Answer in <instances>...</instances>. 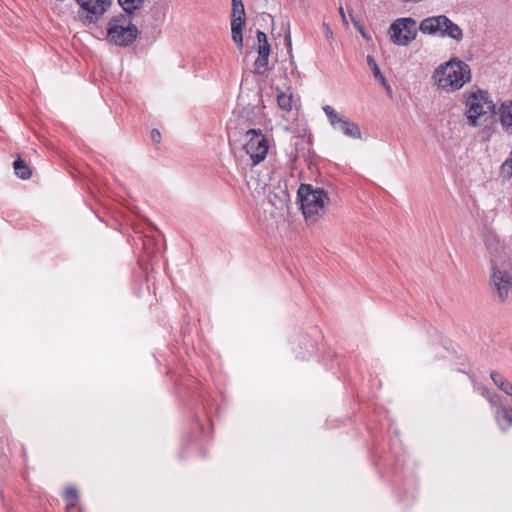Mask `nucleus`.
I'll use <instances>...</instances> for the list:
<instances>
[{"label":"nucleus","mask_w":512,"mask_h":512,"mask_svg":"<svg viewBox=\"0 0 512 512\" xmlns=\"http://www.w3.org/2000/svg\"><path fill=\"white\" fill-rule=\"evenodd\" d=\"M231 19L245 22V8L242 0H232Z\"/></svg>","instance_id":"nucleus-19"},{"label":"nucleus","mask_w":512,"mask_h":512,"mask_svg":"<svg viewBox=\"0 0 512 512\" xmlns=\"http://www.w3.org/2000/svg\"><path fill=\"white\" fill-rule=\"evenodd\" d=\"M258 57L254 61V69L255 72L258 74H263L268 66V59L271 52V46L270 45H257L255 47Z\"/></svg>","instance_id":"nucleus-13"},{"label":"nucleus","mask_w":512,"mask_h":512,"mask_svg":"<svg viewBox=\"0 0 512 512\" xmlns=\"http://www.w3.org/2000/svg\"><path fill=\"white\" fill-rule=\"evenodd\" d=\"M297 196L306 222L315 223L324 216L330 198L323 188L314 187L312 184H301Z\"/></svg>","instance_id":"nucleus-3"},{"label":"nucleus","mask_w":512,"mask_h":512,"mask_svg":"<svg viewBox=\"0 0 512 512\" xmlns=\"http://www.w3.org/2000/svg\"><path fill=\"white\" fill-rule=\"evenodd\" d=\"M256 36H257V42H258L257 45H270L268 42L267 35L264 32H262L261 30H257Z\"/></svg>","instance_id":"nucleus-25"},{"label":"nucleus","mask_w":512,"mask_h":512,"mask_svg":"<svg viewBox=\"0 0 512 512\" xmlns=\"http://www.w3.org/2000/svg\"><path fill=\"white\" fill-rule=\"evenodd\" d=\"M277 103L282 110L290 111L292 108V96L280 92L277 95Z\"/></svg>","instance_id":"nucleus-23"},{"label":"nucleus","mask_w":512,"mask_h":512,"mask_svg":"<svg viewBox=\"0 0 512 512\" xmlns=\"http://www.w3.org/2000/svg\"><path fill=\"white\" fill-rule=\"evenodd\" d=\"M247 143L244 149L249 155L252 164L257 165L262 162L268 153L269 143L261 130L250 129L246 132Z\"/></svg>","instance_id":"nucleus-7"},{"label":"nucleus","mask_w":512,"mask_h":512,"mask_svg":"<svg viewBox=\"0 0 512 512\" xmlns=\"http://www.w3.org/2000/svg\"><path fill=\"white\" fill-rule=\"evenodd\" d=\"M491 280L500 301H506L508 299L509 291L512 292V274L492 265Z\"/></svg>","instance_id":"nucleus-9"},{"label":"nucleus","mask_w":512,"mask_h":512,"mask_svg":"<svg viewBox=\"0 0 512 512\" xmlns=\"http://www.w3.org/2000/svg\"><path fill=\"white\" fill-rule=\"evenodd\" d=\"M244 25L245 22L243 21H238V19H231L232 39L239 48L243 46L242 28Z\"/></svg>","instance_id":"nucleus-15"},{"label":"nucleus","mask_w":512,"mask_h":512,"mask_svg":"<svg viewBox=\"0 0 512 512\" xmlns=\"http://www.w3.org/2000/svg\"><path fill=\"white\" fill-rule=\"evenodd\" d=\"M439 23L444 24V35L443 37H449L456 41H461L463 39V31L462 29L455 24L452 20H450L445 15H438L437 22L435 24L438 26Z\"/></svg>","instance_id":"nucleus-12"},{"label":"nucleus","mask_w":512,"mask_h":512,"mask_svg":"<svg viewBox=\"0 0 512 512\" xmlns=\"http://www.w3.org/2000/svg\"><path fill=\"white\" fill-rule=\"evenodd\" d=\"M498 123L504 134L512 137V100H505L497 107Z\"/></svg>","instance_id":"nucleus-10"},{"label":"nucleus","mask_w":512,"mask_h":512,"mask_svg":"<svg viewBox=\"0 0 512 512\" xmlns=\"http://www.w3.org/2000/svg\"><path fill=\"white\" fill-rule=\"evenodd\" d=\"M151 139L154 143H159L161 140V133L157 129L151 131Z\"/></svg>","instance_id":"nucleus-26"},{"label":"nucleus","mask_w":512,"mask_h":512,"mask_svg":"<svg viewBox=\"0 0 512 512\" xmlns=\"http://www.w3.org/2000/svg\"><path fill=\"white\" fill-rule=\"evenodd\" d=\"M367 63L369 65V67L371 68L372 72H373V75L375 78L379 79L380 82L382 83V85L388 90L390 91V86L388 85L387 83V80L386 78L384 77V75L382 74L377 62L375 61V59L371 56V55H368L367 56Z\"/></svg>","instance_id":"nucleus-18"},{"label":"nucleus","mask_w":512,"mask_h":512,"mask_svg":"<svg viewBox=\"0 0 512 512\" xmlns=\"http://www.w3.org/2000/svg\"><path fill=\"white\" fill-rule=\"evenodd\" d=\"M437 19H438V15L437 16L427 17V18L423 19L420 22L419 30L423 34H429V35L439 34L440 36L443 37V35H444V24L439 23L438 26H437L435 24V22H437Z\"/></svg>","instance_id":"nucleus-14"},{"label":"nucleus","mask_w":512,"mask_h":512,"mask_svg":"<svg viewBox=\"0 0 512 512\" xmlns=\"http://www.w3.org/2000/svg\"><path fill=\"white\" fill-rule=\"evenodd\" d=\"M481 394L484 398H486V400L489 402L492 408H498L501 402H503L502 400H500L499 396L496 393H492L485 387L482 388ZM496 410L497 409H495V411Z\"/></svg>","instance_id":"nucleus-22"},{"label":"nucleus","mask_w":512,"mask_h":512,"mask_svg":"<svg viewBox=\"0 0 512 512\" xmlns=\"http://www.w3.org/2000/svg\"><path fill=\"white\" fill-rule=\"evenodd\" d=\"M13 167H14L15 174L23 180L29 179L32 176V171H31L30 167L20 157H18L14 161Z\"/></svg>","instance_id":"nucleus-17"},{"label":"nucleus","mask_w":512,"mask_h":512,"mask_svg":"<svg viewBox=\"0 0 512 512\" xmlns=\"http://www.w3.org/2000/svg\"><path fill=\"white\" fill-rule=\"evenodd\" d=\"M494 417L499 428L506 432L512 427V406L506 402H501L497 410L494 411Z\"/></svg>","instance_id":"nucleus-11"},{"label":"nucleus","mask_w":512,"mask_h":512,"mask_svg":"<svg viewBox=\"0 0 512 512\" xmlns=\"http://www.w3.org/2000/svg\"><path fill=\"white\" fill-rule=\"evenodd\" d=\"M284 41L285 45L288 49V52H292V37H291V31H290V23L286 22L284 27Z\"/></svg>","instance_id":"nucleus-24"},{"label":"nucleus","mask_w":512,"mask_h":512,"mask_svg":"<svg viewBox=\"0 0 512 512\" xmlns=\"http://www.w3.org/2000/svg\"><path fill=\"white\" fill-rule=\"evenodd\" d=\"M465 117L471 127H478L482 120L486 121L488 115H497V108L488 91L475 89L463 93Z\"/></svg>","instance_id":"nucleus-2"},{"label":"nucleus","mask_w":512,"mask_h":512,"mask_svg":"<svg viewBox=\"0 0 512 512\" xmlns=\"http://www.w3.org/2000/svg\"><path fill=\"white\" fill-rule=\"evenodd\" d=\"M326 33L332 35V32L328 25H326Z\"/></svg>","instance_id":"nucleus-30"},{"label":"nucleus","mask_w":512,"mask_h":512,"mask_svg":"<svg viewBox=\"0 0 512 512\" xmlns=\"http://www.w3.org/2000/svg\"><path fill=\"white\" fill-rule=\"evenodd\" d=\"M328 118L330 126L344 136L352 139H361L362 133L359 126L349 118L340 115L332 106L325 105L322 108Z\"/></svg>","instance_id":"nucleus-6"},{"label":"nucleus","mask_w":512,"mask_h":512,"mask_svg":"<svg viewBox=\"0 0 512 512\" xmlns=\"http://www.w3.org/2000/svg\"><path fill=\"white\" fill-rule=\"evenodd\" d=\"M388 34L393 44L408 46L417 36V22L411 17L398 18L390 25Z\"/></svg>","instance_id":"nucleus-5"},{"label":"nucleus","mask_w":512,"mask_h":512,"mask_svg":"<svg viewBox=\"0 0 512 512\" xmlns=\"http://www.w3.org/2000/svg\"><path fill=\"white\" fill-rule=\"evenodd\" d=\"M357 28H358L359 32L361 33V35H362L365 39H367V40H368V39H369V37H368L367 33L365 32L364 28L362 27V25L357 26Z\"/></svg>","instance_id":"nucleus-28"},{"label":"nucleus","mask_w":512,"mask_h":512,"mask_svg":"<svg viewBox=\"0 0 512 512\" xmlns=\"http://www.w3.org/2000/svg\"><path fill=\"white\" fill-rule=\"evenodd\" d=\"M107 41L118 47L132 45L138 37L139 31L132 23L131 17L120 13L113 16L107 23Z\"/></svg>","instance_id":"nucleus-4"},{"label":"nucleus","mask_w":512,"mask_h":512,"mask_svg":"<svg viewBox=\"0 0 512 512\" xmlns=\"http://www.w3.org/2000/svg\"><path fill=\"white\" fill-rule=\"evenodd\" d=\"M80 6L78 12L84 24H95L111 5V0H76Z\"/></svg>","instance_id":"nucleus-8"},{"label":"nucleus","mask_w":512,"mask_h":512,"mask_svg":"<svg viewBox=\"0 0 512 512\" xmlns=\"http://www.w3.org/2000/svg\"><path fill=\"white\" fill-rule=\"evenodd\" d=\"M64 501L66 502V511L71 512L72 509L76 508L79 501L78 491L74 487L66 488L64 492Z\"/></svg>","instance_id":"nucleus-16"},{"label":"nucleus","mask_w":512,"mask_h":512,"mask_svg":"<svg viewBox=\"0 0 512 512\" xmlns=\"http://www.w3.org/2000/svg\"><path fill=\"white\" fill-rule=\"evenodd\" d=\"M433 79L444 91L455 92L471 80V69L464 61L452 58L435 69Z\"/></svg>","instance_id":"nucleus-1"},{"label":"nucleus","mask_w":512,"mask_h":512,"mask_svg":"<svg viewBox=\"0 0 512 512\" xmlns=\"http://www.w3.org/2000/svg\"><path fill=\"white\" fill-rule=\"evenodd\" d=\"M339 14H340V16H341V18H342L343 23H344L345 25H347V24H348V21H347V19H346V15H345V12H344V9H343V7H342V6H340V7H339Z\"/></svg>","instance_id":"nucleus-27"},{"label":"nucleus","mask_w":512,"mask_h":512,"mask_svg":"<svg viewBox=\"0 0 512 512\" xmlns=\"http://www.w3.org/2000/svg\"><path fill=\"white\" fill-rule=\"evenodd\" d=\"M288 194L281 190L279 194L269 193L268 200L276 208H282L287 201Z\"/></svg>","instance_id":"nucleus-21"},{"label":"nucleus","mask_w":512,"mask_h":512,"mask_svg":"<svg viewBox=\"0 0 512 512\" xmlns=\"http://www.w3.org/2000/svg\"><path fill=\"white\" fill-rule=\"evenodd\" d=\"M349 14H350V18H351V20H352V22H353L354 26H355V27L359 26V25H360L359 21H358V20L353 16V14H352V12H351V11L349 12Z\"/></svg>","instance_id":"nucleus-29"},{"label":"nucleus","mask_w":512,"mask_h":512,"mask_svg":"<svg viewBox=\"0 0 512 512\" xmlns=\"http://www.w3.org/2000/svg\"><path fill=\"white\" fill-rule=\"evenodd\" d=\"M118 3L127 14H132L143 6L144 0H118Z\"/></svg>","instance_id":"nucleus-20"}]
</instances>
